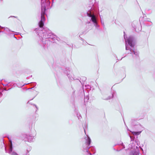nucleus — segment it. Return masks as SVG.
<instances>
[{"mask_svg":"<svg viewBox=\"0 0 155 155\" xmlns=\"http://www.w3.org/2000/svg\"><path fill=\"white\" fill-rule=\"evenodd\" d=\"M46 10V8L45 6H44L42 8L41 16H44Z\"/></svg>","mask_w":155,"mask_h":155,"instance_id":"f257e3e1","label":"nucleus"},{"mask_svg":"<svg viewBox=\"0 0 155 155\" xmlns=\"http://www.w3.org/2000/svg\"><path fill=\"white\" fill-rule=\"evenodd\" d=\"M91 20L94 23H95L96 22V20L95 16L94 15L91 17Z\"/></svg>","mask_w":155,"mask_h":155,"instance_id":"f03ea898","label":"nucleus"},{"mask_svg":"<svg viewBox=\"0 0 155 155\" xmlns=\"http://www.w3.org/2000/svg\"><path fill=\"white\" fill-rule=\"evenodd\" d=\"M44 22L40 21L39 23V26L40 28H42L44 26Z\"/></svg>","mask_w":155,"mask_h":155,"instance_id":"7ed1b4c3","label":"nucleus"},{"mask_svg":"<svg viewBox=\"0 0 155 155\" xmlns=\"http://www.w3.org/2000/svg\"><path fill=\"white\" fill-rule=\"evenodd\" d=\"M87 139L88 140V141L87 142V144L88 145H89L91 143V140L90 138L89 137V136H87Z\"/></svg>","mask_w":155,"mask_h":155,"instance_id":"20e7f679","label":"nucleus"},{"mask_svg":"<svg viewBox=\"0 0 155 155\" xmlns=\"http://www.w3.org/2000/svg\"><path fill=\"white\" fill-rule=\"evenodd\" d=\"M141 132H132V134L134 135H139L140 134V133Z\"/></svg>","mask_w":155,"mask_h":155,"instance_id":"39448f33","label":"nucleus"},{"mask_svg":"<svg viewBox=\"0 0 155 155\" xmlns=\"http://www.w3.org/2000/svg\"><path fill=\"white\" fill-rule=\"evenodd\" d=\"M127 41L128 44L131 46H132V43L131 41L129 39L127 40Z\"/></svg>","mask_w":155,"mask_h":155,"instance_id":"423d86ee","label":"nucleus"},{"mask_svg":"<svg viewBox=\"0 0 155 155\" xmlns=\"http://www.w3.org/2000/svg\"><path fill=\"white\" fill-rule=\"evenodd\" d=\"M45 20V18L44 16H41V21L44 22Z\"/></svg>","mask_w":155,"mask_h":155,"instance_id":"0eeeda50","label":"nucleus"},{"mask_svg":"<svg viewBox=\"0 0 155 155\" xmlns=\"http://www.w3.org/2000/svg\"><path fill=\"white\" fill-rule=\"evenodd\" d=\"M87 15L88 16L90 17H91L93 15H92L91 14V12H90V13H87Z\"/></svg>","mask_w":155,"mask_h":155,"instance_id":"6e6552de","label":"nucleus"},{"mask_svg":"<svg viewBox=\"0 0 155 155\" xmlns=\"http://www.w3.org/2000/svg\"><path fill=\"white\" fill-rule=\"evenodd\" d=\"M9 141L11 143V146H10V149H11V151H12V142H11V140H10L9 139Z\"/></svg>","mask_w":155,"mask_h":155,"instance_id":"1a4fd4ad","label":"nucleus"},{"mask_svg":"<svg viewBox=\"0 0 155 155\" xmlns=\"http://www.w3.org/2000/svg\"><path fill=\"white\" fill-rule=\"evenodd\" d=\"M130 137L131 138H132V136H130Z\"/></svg>","mask_w":155,"mask_h":155,"instance_id":"9d476101","label":"nucleus"},{"mask_svg":"<svg viewBox=\"0 0 155 155\" xmlns=\"http://www.w3.org/2000/svg\"><path fill=\"white\" fill-rule=\"evenodd\" d=\"M126 50H127V48H126Z\"/></svg>","mask_w":155,"mask_h":155,"instance_id":"9b49d317","label":"nucleus"}]
</instances>
